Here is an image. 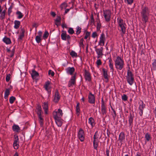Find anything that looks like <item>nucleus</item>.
<instances>
[{
	"label": "nucleus",
	"instance_id": "47",
	"mask_svg": "<svg viewBox=\"0 0 156 156\" xmlns=\"http://www.w3.org/2000/svg\"><path fill=\"white\" fill-rule=\"evenodd\" d=\"M111 108L112 110V111H111L113 117H115L116 114L115 110L112 106H111Z\"/></svg>",
	"mask_w": 156,
	"mask_h": 156
},
{
	"label": "nucleus",
	"instance_id": "11",
	"mask_svg": "<svg viewBox=\"0 0 156 156\" xmlns=\"http://www.w3.org/2000/svg\"><path fill=\"white\" fill-rule=\"evenodd\" d=\"M54 117H59L62 116L63 115L62 111L60 109H58L56 111H54L53 113Z\"/></svg>",
	"mask_w": 156,
	"mask_h": 156
},
{
	"label": "nucleus",
	"instance_id": "57",
	"mask_svg": "<svg viewBox=\"0 0 156 156\" xmlns=\"http://www.w3.org/2000/svg\"><path fill=\"white\" fill-rule=\"evenodd\" d=\"M1 14V15L0 16V19L1 20H3L5 18V14H3L1 13H0Z\"/></svg>",
	"mask_w": 156,
	"mask_h": 156
},
{
	"label": "nucleus",
	"instance_id": "12",
	"mask_svg": "<svg viewBox=\"0 0 156 156\" xmlns=\"http://www.w3.org/2000/svg\"><path fill=\"white\" fill-rule=\"evenodd\" d=\"M102 71L103 73V75L105 80V82L107 83L108 82V70L105 68H103Z\"/></svg>",
	"mask_w": 156,
	"mask_h": 156
},
{
	"label": "nucleus",
	"instance_id": "36",
	"mask_svg": "<svg viewBox=\"0 0 156 156\" xmlns=\"http://www.w3.org/2000/svg\"><path fill=\"white\" fill-rule=\"evenodd\" d=\"M76 34L77 35H79L81 32V28L79 26H77L76 27Z\"/></svg>",
	"mask_w": 156,
	"mask_h": 156
},
{
	"label": "nucleus",
	"instance_id": "49",
	"mask_svg": "<svg viewBox=\"0 0 156 156\" xmlns=\"http://www.w3.org/2000/svg\"><path fill=\"white\" fill-rule=\"evenodd\" d=\"M98 141H93V146L94 147V148L95 150L97 149V148L98 147Z\"/></svg>",
	"mask_w": 156,
	"mask_h": 156
},
{
	"label": "nucleus",
	"instance_id": "24",
	"mask_svg": "<svg viewBox=\"0 0 156 156\" xmlns=\"http://www.w3.org/2000/svg\"><path fill=\"white\" fill-rule=\"evenodd\" d=\"M103 48L101 47L100 48H96L95 50L98 55H103Z\"/></svg>",
	"mask_w": 156,
	"mask_h": 156
},
{
	"label": "nucleus",
	"instance_id": "60",
	"mask_svg": "<svg viewBox=\"0 0 156 156\" xmlns=\"http://www.w3.org/2000/svg\"><path fill=\"white\" fill-rule=\"evenodd\" d=\"M83 38H82L80 40V45L82 46L83 47L84 46V45L83 44Z\"/></svg>",
	"mask_w": 156,
	"mask_h": 156
},
{
	"label": "nucleus",
	"instance_id": "17",
	"mask_svg": "<svg viewBox=\"0 0 156 156\" xmlns=\"http://www.w3.org/2000/svg\"><path fill=\"white\" fill-rule=\"evenodd\" d=\"M66 71L67 74L72 75L75 72V69L74 67H68L66 69Z\"/></svg>",
	"mask_w": 156,
	"mask_h": 156
},
{
	"label": "nucleus",
	"instance_id": "45",
	"mask_svg": "<svg viewBox=\"0 0 156 156\" xmlns=\"http://www.w3.org/2000/svg\"><path fill=\"white\" fill-rule=\"evenodd\" d=\"M70 55L72 57H76L77 56V53L74 51H72L70 53Z\"/></svg>",
	"mask_w": 156,
	"mask_h": 156
},
{
	"label": "nucleus",
	"instance_id": "46",
	"mask_svg": "<svg viewBox=\"0 0 156 156\" xmlns=\"http://www.w3.org/2000/svg\"><path fill=\"white\" fill-rule=\"evenodd\" d=\"M48 35L49 33L47 31H45L43 36L44 39H47Z\"/></svg>",
	"mask_w": 156,
	"mask_h": 156
},
{
	"label": "nucleus",
	"instance_id": "19",
	"mask_svg": "<svg viewBox=\"0 0 156 156\" xmlns=\"http://www.w3.org/2000/svg\"><path fill=\"white\" fill-rule=\"evenodd\" d=\"M108 59H109L108 65L110 69L111 72L113 73L114 71V69L113 61L111 58H108Z\"/></svg>",
	"mask_w": 156,
	"mask_h": 156
},
{
	"label": "nucleus",
	"instance_id": "22",
	"mask_svg": "<svg viewBox=\"0 0 156 156\" xmlns=\"http://www.w3.org/2000/svg\"><path fill=\"white\" fill-rule=\"evenodd\" d=\"M25 32V30L23 28L21 29V33L20 34L19 36L18 39L20 40H22L24 36V33Z\"/></svg>",
	"mask_w": 156,
	"mask_h": 156
},
{
	"label": "nucleus",
	"instance_id": "63",
	"mask_svg": "<svg viewBox=\"0 0 156 156\" xmlns=\"http://www.w3.org/2000/svg\"><path fill=\"white\" fill-rule=\"evenodd\" d=\"M51 14L53 17H55V16H56L55 13L53 12H51Z\"/></svg>",
	"mask_w": 156,
	"mask_h": 156
},
{
	"label": "nucleus",
	"instance_id": "21",
	"mask_svg": "<svg viewBox=\"0 0 156 156\" xmlns=\"http://www.w3.org/2000/svg\"><path fill=\"white\" fill-rule=\"evenodd\" d=\"M36 110L38 117H41V115L43 113L42 111L41 106L39 105H38L36 107Z\"/></svg>",
	"mask_w": 156,
	"mask_h": 156
},
{
	"label": "nucleus",
	"instance_id": "53",
	"mask_svg": "<svg viewBox=\"0 0 156 156\" xmlns=\"http://www.w3.org/2000/svg\"><path fill=\"white\" fill-rule=\"evenodd\" d=\"M97 132H96L94 136V141H98V137H97V135L96 134V133Z\"/></svg>",
	"mask_w": 156,
	"mask_h": 156
},
{
	"label": "nucleus",
	"instance_id": "29",
	"mask_svg": "<svg viewBox=\"0 0 156 156\" xmlns=\"http://www.w3.org/2000/svg\"><path fill=\"white\" fill-rule=\"evenodd\" d=\"M145 138L146 139L145 143H146L147 141H148L151 139V135L148 133H147L145 134Z\"/></svg>",
	"mask_w": 156,
	"mask_h": 156
},
{
	"label": "nucleus",
	"instance_id": "50",
	"mask_svg": "<svg viewBox=\"0 0 156 156\" xmlns=\"http://www.w3.org/2000/svg\"><path fill=\"white\" fill-rule=\"evenodd\" d=\"M39 122L41 126H42L44 124V119L43 118H39Z\"/></svg>",
	"mask_w": 156,
	"mask_h": 156
},
{
	"label": "nucleus",
	"instance_id": "41",
	"mask_svg": "<svg viewBox=\"0 0 156 156\" xmlns=\"http://www.w3.org/2000/svg\"><path fill=\"white\" fill-rule=\"evenodd\" d=\"M16 100V98L14 97V96H11L9 98V103L11 104H12L13 103L14 101Z\"/></svg>",
	"mask_w": 156,
	"mask_h": 156
},
{
	"label": "nucleus",
	"instance_id": "48",
	"mask_svg": "<svg viewBox=\"0 0 156 156\" xmlns=\"http://www.w3.org/2000/svg\"><path fill=\"white\" fill-rule=\"evenodd\" d=\"M68 33L70 34H73L74 33V31L72 28H69L68 30Z\"/></svg>",
	"mask_w": 156,
	"mask_h": 156
},
{
	"label": "nucleus",
	"instance_id": "33",
	"mask_svg": "<svg viewBox=\"0 0 156 156\" xmlns=\"http://www.w3.org/2000/svg\"><path fill=\"white\" fill-rule=\"evenodd\" d=\"M61 20V17L59 16H58L57 18L55 20V25L58 26L60 24L58 23L60 22Z\"/></svg>",
	"mask_w": 156,
	"mask_h": 156
},
{
	"label": "nucleus",
	"instance_id": "59",
	"mask_svg": "<svg viewBox=\"0 0 156 156\" xmlns=\"http://www.w3.org/2000/svg\"><path fill=\"white\" fill-rule=\"evenodd\" d=\"M102 62L100 59H98L96 62V64L98 66L101 65Z\"/></svg>",
	"mask_w": 156,
	"mask_h": 156
},
{
	"label": "nucleus",
	"instance_id": "34",
	"mask_svg": "<svg viewBox=\"0 0 156 156\" xmlns=\"http://www.w3.org/2000/svg\"><path fill=\"white\" fill-rule=\"evenodd\" d=\"M12 129L14 131L18 132L20 129L19 126L16 125H14L12 126Z\"/></svg>",
	"mask_w": 156,
	"mask_h": 156
},
{
	"label": "nucleus",
	"instance_id": "28",
	"mask_svg": "<svg viewBox=\"0 0 156 156\" xmlns=\"http://www.w3.org/2000/svg\"><path fill=\"white\" fill-rule=\"evenodd\" d=\"M153 62L152 63V67L151 68V71L152 72L153 70H156V59H154L153 61Z\"/></svg>",
	"mask_w": 156,
	"mask_h": 156
},
{
	"label": "nucleus",
	"instance_id": "10",
	"mask_svg": "<svg viewBox=\"0 0 156 156\" xmlns=\"http://www.w3.org/2000/svg\"><path fill=\"white\" fill-rule=\"evenodd\" d=\"M60 98V96L57 90L55 93L53 101L55 103H58Z\"/></svg>",
	"mask_w": 156,
	"mask_h": 156
},
{
	"label": "nucleus",
	"instance_id": "44",
	"mask_svg": "<svg viewBox=\"0 0 156 156\" xmlns=\"http://www.w3.org/2000/svg\"><path fill=\"white\" fill-rule=\"evenodd\" d=\"M41 37L38 36H36L35 37V40L38 43H40L41 41Z\"/></svg>",
	"mask_w": 156,
	"mask_h": 156
},
{
	"label": "nucleus",
	"instance_id": "25",
	"mask_svg": "<svg viewBox=\"0 0 156 156\" xmlns=\"http://www.w3.org/2000/svg\"><path fill=\"white\" fill-rule=\"evenodd\" d=\"M3 41L7 44H10L11 43L10 39L6 37H5L3 38Z\"/></svg>",
	"mask_w": 156,
	"mask_h": 156
},
{
	"label": "nucleus",
	"instance_id": "2",
	"mask_svg": "<svg viewBox=\"0 0 156 156\" xmlns=\"http://www.w3.org/2000/svg\"><path fill=\"white\" fill-rule=\"evenodd\" d=\"M115 66L117 70H121L124 67L125 63L123 59L119 56H117L114 60Z\"/></svg>",
	"mask_w": 156,
	"mask_h": 156
},
{
	"label": "nucleus",
	"instance_id": "62",
	"mask_svg": "<svg viewBox=\"0 0 156 156\" xmlns=\"http://www.w3.org/2000/svg\"><path fill=\"white\" fill-rule=\"evenodd\" d=\"M66 5L65 3H62V4L61 7L62 9H63L64 7H65V8H66Z\"/></svg>",
	"mask_w": 156,
	"mask_h": 156
},
{
	"label": "nucleus",
	"instance_id": "4",
	"mask_svg": "<svg viewBox=\"0 0 156 156\" xmlns=\"http://www.w3.org/2000/svg\"><path fill=\"white\" fill-rule=\"evenodd\" d=\"M130 68L129 67V69L127 70V75L126 76V78L128 83L130 85H132L133 83L134 79L133 77V75L132 72L130 70Z\"/></svg>",
	"mask_w": 156,
	"mask_h": 156
},
{
	"label": "nucleus",
	"instance_id": "9",
	"mask_svg": "<svg viewBox=\"0 0 156 156\" xmlns=\"http://www.w3.org/2000/svg\"><path fill=\"white\" fill-rule=\"evenodd\" d=\"M84 76L86 80L90 82L91 80V74L86 69H84Z\"/></svg>",
	"mask_w": 156,
	"mask_h": 156
},
{
	"label": "nucleus",
	"instance_id": "1",
	"mask_svg": "<svg viewBox=\"0 0 156 156\" xmlns=\"http://www.w3.org/2000/svg\"><path fill=\"white\" fill-rule=\"evenodd\" d=\"M150 11L149 8L146 6H142L140 14L142 20L144 23L147 22L149 20Z\"/></svg>",
	"mask_w": 156,
	"mask_h": 156
},
{
	"label": "nucleus",
	"instance_id": "8",
	"mask_svg": "<svg viewBox=\"0 0 156 156\" xmlns=\"http://www.w3.org/2000/svg\"><path fill=\"white\" fill-rule=\"evenodd\" d=\"M78 136L80 140L83 142L84 139V132L83 130L82 129H80L78 132Z\"/></svg>",
	"mask_w": 156,
	"mask_h": 156
},
{
	"label": "nucleus",
	"instance_id": "56",
	"mask_svg": "<svg viewBox=\"0 0 156 156\" xmlns=\"http://www.w3.org/2000/svg\"><path fill=\"white\" fill-rule=\"evenodd\" d=\"M10 76L11 75L10 74H8L6 75L5 80L7 82H9V81Z\"/></svg>",
	"mask_w": 156,
	"mask_h": 156
},
{
	"label": "nucleus",
	"instance_id": "14",
	"mask_svg": "<svg viewBox=\"0 0 156 156\" xmlns=\"http://www.w3.org/2000/svg\"><path fill=\"white\" fill-rule=\"evenodd\" d=\"M145 104H144L143 102L142 101L141 103L140 104L139 108V113L140 116L142 115L143 109L145 108Z\"/></svg>",
	"mask_w": 156,
	"mask_h": 156
},
{
	"label": "nucleus",
	"instance_id": "13",
	"mask_svg": "<svg viewBox=\"0 0 156 156\" xmlns=\"http://www.w3.org/2000/svg\"><path fill=\"white\" fill-rule=\"evenodd\" d=\"M101 113L104 115L106 114V108L105 105V103L104 101L103 98L101 99Z\"/></svg>",
	"mask_w": 156,
	"mask_h": 156
},
{
	"label": "nucleus",
	"instance_id": "31",
	"mask_svg": "<svg viewBox=\"0 0 156 156\" xmlns=\"http://www.w3.org/2000/svg\"><path fill=\"white\" fill-rule=\"evenodd\" d=\"M97 29L98 31L100 30L101 27V23L100 22V20L99 18L97 19Z\"/></svg>",
	"mask_w": 156,
	"mask_h": 156
},
{
	"label": "nucleus",
	"instance_id": "52",
	"mask_svg": "<svg viewBox=\"0 0 156 156\" xmlns=\"http://www.w3.org/2000/svg\"><path fill=\"white\" fill-rule=\"evenodd\" d=\"M90 22L91 23H94V15L93 14H92L90 15Z\"/></svg>",
	"mask_w": 156,
	"mask_h": 156
},
{
	"label": "nucleus",
	"instance_id": "26",
	"mask_svg": "<svg viewBox=\"0 0 156 156\" xmlns=\"http://www.w3.org/2000/svg\"><path fill=\"white\" fill-rule=\"evenodd\" d=\"M119 140L120 142H122L125 139V136L124 133L122 132L120 134L119 136Z\"/></svg>",
	"mask_w": 156,
	"mask_h": 156
},
{
	"label": "nucleus",
	"instance_id": "42",
	"mask_svg": "<svg viewBox=\"0 0 156 156\" xmlns=\"http://www.w3.org/2000/svg\"><path fill=\"white\" fill-rule=\"evenodd\" d=\"M13 8V6L12 5H11L9 7L8 9V15L10 16V14L12 12V9Z\"/></svg>",
	"mask_w": 156,
	"mask_h": 156
},
{
	"label": "nucleus",
	"instance_id": "40",
	"mask_svg": "<svg viewBox=\"0 0 156 156\" xmlns=\"http://www.w3.org/2000/svg\"><path fill=\"white\" fill-rule=\"evenodd\" d=\"M89 123L93 126L94 125V120L93 118H89Z\"/></svg>",
	"mask_w": 156,
	"mask_h": 156
},
{
	"label": "nucleus",
	"instance_id": "30",
	"mask_svg": "<svg viewBox=\"0 0 156 156\" xmlns=\"http://www.w3.org/2000/svg\"><path fill=\"white\" fill-rule=\"evenodd\" d=\"M129 128L130 130L131 131L132 130V129L133 127V118H129Z\"/></svg>",
	"mask_w": 156,
	"mask_h": 156
},
{
	"label": "nucleus",
	"instance_id": "39",
	"mask_svg": "<svg viewBox=\"0 0 156 156\" xmlns=\"http://www.w3.org/2000/svg\"><path fill=\"white\" fill-rule=\"evenodd\" d=\"M66 32L62 33L61 35V39L63 40L66 41Z\"/></svg>",
	"mask_w": 156,
	"mask_h": 156
},
{
	"label": "nucleus",
	"instance_id": "35",
	"mask_svg": "<svg viewBox=\"0 0 156 156\" xmlns=\"http://www.w3.org/2000/svg\"><path fill=\"white\" fill-rule=\"evenodd\" d=\"M16 14L18 15L17 18L19 19L22 18L23 16V15L22 13L20 11H17L16 12Z\"/></svg>",
	"mask_w": 156,
	"mask_h": 156
},
{
	"label": "nucleus",
	"instance_id": "43",
	"mask_svg": "<svg viewBox=\"0 0 156 156\" xmlns=\"http://www.w3.org/2000/svg\"><path fill=\"white\" fill-rule=\"evenodd\" d=\"M50 85V82L49 81H47L45 83V85L44 86L46 90H48L49 89V86Z\"/></svg>",
	"mask_w": 156,
	"mask_h": 156
},
{
	"label": "nucleus",
	"instance_id": "64",
	"mask_svg": "<svg viewBox=\"0 0 156 156\" xmlns=\"http://www.w3.org/2000/svg\"><path fill=\"white\" fill-rule=\"evenodd\" d=\"M42 32L41 31H39L38 33V36L41 37L42 35Z\"/></svg>",
	"mask_w": 156,
	"mask_h": 156
},
{
	"label": "nucleus",
	"instance_id": "3",
	"mask_svg": "<svg viewBox=\"0 0 156 156\" xmlns=\"http://www.w3.org/2000/svg\"><path fill=\"white\" fill-rule=\"evenodd\" d=\"M117 21L119 26L121 28V30H120L121 31V36L122 37H123L124 34L126 33V25L123 20L120 18L118 17L117 18Z\"/></svg>",
	"mask_w": 156,
	"mask_h": 156
},
{
	"label": "nucleus",
	"instance_id": "5",
	"mask_svg": "<svg viewBox=\"0 0 156 156\" xmlns=\"http://www.w3.org/2000/svg\"><path fill=\"white\" fill-rule=\"evenodd\" d=\"M76 73H75L73 76L71 77L68 83V86L69 87H73L76 84Z\"/></svg>",
	"mask_w": 156,
	"mask_h": 156
},
{
	"label": "nucleus",
	"instance_id": "15",
	"mask_svg": "<svg viewBox=\"0 0 156 156\" xmlns=\"http://www.w3.org/2000/svg\"><path fill=\"white\" fill-rule=\"evenodd\" d=\"M13 145L14 149H17L18 148L19 145L18 136H16L15 137V140L14 141Z\"/></svg>",
	"mask_w": 156,
	"mask_h": 156
},
{
	"label": "nucleus",
	"instance_id": "61",
	"mask_svg": "<svg viewBox=\"0 0 156 156\" xmlns=\"http://www.w3.org/2000/svg\"><path fill=\"white\" fill-rule=\"evenodd\" d=\"M109 150L108 149V148H107L106 150V155H107V156H109Z\"/></svg>",
	"mask_w": 156,
	"mask_h": 156
},
{
	"label": "nucleus",
	"instance_id": "20",
	"mask_svg": "<svg viewBox=\"0 0 156 156\" xmlns=\"http://www.w3.org/2000/svg\"><path fill=\"white\" fill-rule=\"evenodd\" d=\"M43 109L44 111V113L45 115L48 114V104L47 102H44L42 105Z\"/></svg>",
	"mask_w": 156,
	"mask_h": 156
},
{
	"label": "nucleus",
	"instance_id": "55",
	"mask_svg": "<svg viewBox=\"0 0 156 156\" xmlns=\"http://www.w3.org/2000/svg\"><path fill=\"white\" fill-rule=\"evenodd\" d=\"M48 74L49 75H51L52 76H54L55 75L54 72L51 70H49Z\"/></svg>",
	"mask_w": 156,
	"mask_h": 156
},
{
	"label": "nucleus",
	"instance_id": "32",
	"mask_svg": "<svg viewBox=\"0 0 156 156\" xmlns=\"http://www.w3.org/2000/svg\"><path fill=\"white\" fill-rule=\"evenodd\" d=\"M10 94L9 89H7L5 90V92L4 98L5 99H7Z\"/></svg>",
	"mask_w": 156,
	"mask_h": 156
},
{
	"label": "nucleus",
	"instance_id": "54",
	"mask_svg": "<svg viewBox=\"0 0 156 156\" xmlns=\"http://www.w3.org/2000/svg\"><path fill=\"white\" fill-rule=\"evenodd\" d=\"M126 2L129 5H131L133 2V0H125Z\"/></svg>",
	"mask_w": 156,
	"mask_h": 156
},
{
	"label": "nucleus",
	"instance_id": "27",
	"mask_svg": "<svg viewBox=\"0 0 156 156\" xmlns=\"http://www.w3.org/2000/svg\"><path fill=\"white\" fill-rule=\"evenodd\" d=\"M14 28L16 29H18L20 24V22L19 21L16 20L14 22Z\"/></svg>",
	"mask_w": 156,
	"mask_h": 156
},
{
	"label": "nucleus",
	"instance_id": "6",
	"mask_svg": "<svg viewBox=\"0 0 156 156\" xmlns=\"http://www.w3.org/2000/svg\"><path fill=\"white\" fill-rule=\"evenodd\" d=\"M104 16L105 20L107 22H109L110 20L111 15V12L110 10H107L104 11Z\"/></svg>",
	"mask_w": 156,
	"mask_h": 156
},
{
	"label": "nucleus",
	"instance_id": "38",
	"mask_svg": "<svg viewBox=\"0 0 156 156\" xmlns=\"http://www.w3.org/2000/svg\"><path fill=\"white\" fill-rule=\"evenodd\" d=\"M85 35L84 37V39H86L88 37H89L90 38V32L87 31H85Z\"/></svg>",
	"mask_w": 156,
	"mask_h": 156
},
{
	"label": "nucleus",
	"instance_id": "18",
	"mask_svg": "<svg viewBox=\"0 0 156 156\" xmlns=\"http://www.w3.org/2000/svg\"><path fill=\"white\" fill-rule=\"evenodd\" d=\"M99 44L101 46H104L105 41V34L103 33L101 34Z\"/></svg>",
	"mask_w": 156,
	"mask_h": 156
},
{
	"label": "nucleus",
	"instance_id": "7",
	"mask_svg": "<svg viewBox=\"0 0 156 156\" xmlns=\"http://www.w3.org/2000/svg\"><path fill=\"white\" fill-rule=\"evenodd\" d=\"M88 101L90 104H94L95 103V98L94 94L91 92H90L88 96Z\"/></svg>",
	"mask_w": 156,
	"mask_h": 156
},
{
	"label": "nucleus",
	"instance_id": "16",
	"mask_svg": "<svg viewBox=\"0 0 156 156\" xmlns=\"http://www.w3.org/2000/svg\"><path fill=\"white\" fill-rule=\"evenodd\" d=\"M54 118L58 126H61L63 123V120L61 118Z\"/></svg>",
	"mask_w": 156,
	"mask_h": 156
},
{
	"label": "nucleus",
	"instance_id": "51",
	"mask_svg": "<svg viewBox=\"0 0 156 156\" xmlns=\"http://www.w3.org/2000/svg\"><path fill=\"white\" fill-rule=\"evenodd\" d=\"M122 100L124 101H126L127 100L128 97L126 95L124 94L122 96Z\"/></svg>",
	"mask_w": 156,
	"mask_h": 156
},
{
	"label": "nucleus",
	"instance_id": "23",
	"mask_svg": "<svg viewBox=\"0 0 156 156\" xmlns=\"http://www.w3.org/2000/svg\"><path fill=\"white\" fill-rule=\"evenodd\" d=\"M31 75L32 78L34 79L37 77L39 74L34 69L32 70Z\"/></svg>",
	"mask_w": 156,
	"mask_h": 156
},
{
	"label": "nucleus",
	"instance_id": "37",
	"mask_svg": "<svg viewBox=\"0 0 156 156\" xmlns=\"http://www.w3.org/2000/svg\"><path fill=\"white\" fill-rule=\"evenodd\" d=\"M80 104L79 103H78L77 104L76 107V115L78 116H79L80 112V106H79Z\"/></svg>",
	"mask_w": 156,
	"mask_h": 156
},
{
	"label": "nucleus",
	"instance_id": "58",
	"mask_svg": "<svg viewBox=\"0 0 156 156\" xmlns=\"http://www.w3.org/2000/svg\"><path fill=\"white\" fill-rule=\"evenodd\" d=\"M98 36V34L97 33L95 32H93L92 34V37H93V38H95L96 37Z\"/></svg>",
	"mask_w": 156,
	"mask_h": 156
}]
</instances>
